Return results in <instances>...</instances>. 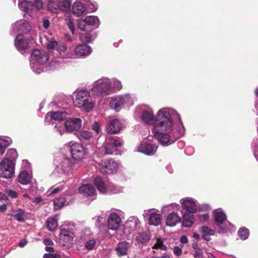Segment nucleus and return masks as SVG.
Listing matches in <instances>:
<instances>
[{"instance_id": "1", "label": "nucleus", "mask_w": 258, "mask_h": 258, "mask_svg": "<svg viewBox=\"0 0 258 258\" xmlns=\"http://www.w3.org/2000/svg\"><path fill=\"white\" fill-rule=\"evenodd\" d=\"M136 112L141 113L143 122L153 125L152 133L163 146L172 144L184 135L185 130L180 115L173 108H161L155 115L150 108L139 107L137 108Z\"/></svg>"}, {"instance_id": "44", "label": "nucleus", "mask_w": 258, "mask_h": 258, "mask_svg": "<svg viewBox=\"0 0 258 258\" xmlns=\"http://www.w3.org/2000/svg\"><path fill=\"white\" fill-rule=\"evenodd\" d=\"M94 37L89 32H82L80 35V39L83 42L90 43L94 39Z\"/></svg>"}, {"instance_id": "56", "label": "nucleus", "mask_w": 258, "mask_h": 258, "mask_svg": "<svg viewBox=\"0 0 258 258\" xmlns=\"http://www.w3.org/2000/svg\"><path fill=\"white\" fill-rule=\"evenodd\" d=\"M67 25L73 34L75 32V24L72 19L69 18L67 20Z\"/></svg>"}, {"instance_id": "60", "label": "nucleus", "mask_w": 258, "mask_h": 258, "mask_svg": "<svg viewBox=\"0 0 258 258\" xmlns=\"http://www.w3.org/2000/svg\"><path fill=\"white\" fill-rule=\"evenodd\" d=\"M6 192L10 197L13 198H16L18 197L17 192L11 189H7Z\"/></svg>"}, {"instance_id": "35", "label": "nucleus", "mask_w": 258, "mask_h": 258, "mask_svg": "<svg viewBox=\"0 0 258 258\" xmlns=\"http://www.w3.org/2000/svg\"><path fill=\"white\" fill-rule=\"evenodd\" d=\"M93 236V232L91 231L90 228H85L82 229L79 233L77 236L79 240L84 242L85 241L88 240Z\"/></svg>"}, {"instance_id": "61", "label": "nucleus", "mask_w": 258, "mask_h": 258, "mask_svg": "<svg viewBox=\"0 0 258 258\" xmlns=\"http://www.w3.org/2000/svg\"><path fill=\"white\" fill-rule=\"evenodd\" d=\"M43 258H60V256L57 253H45Z\"/></svg>"}, {"instance_id": "25", "label": "nucleus", "mask_w": 258, "mask_h": 258, "mask_svg": "<svg viewBox=\"0 0 258 258\" xmlns=\"http://www.w3.org/2000/svg\"><path fill=\"white\" fill-rule=\"evenodd\" d=\"M122 128V124L117 119H113L109 120L106 129L110 134H116L119 132Z\"/></svg>"}, {"instance_id": "36", "label": "nucleus", "mask_w": 258, "mask_h": 258, "mask_svg": "<svg viewBox=\"0 0 258 258\" xmlns=\"http://www.w3.org/2000/svg\"><path fill=\"white\" fill-rule=\"evenodd\" d=\"M18 180L19 183L23 185H27L31 183L32 180V175L28 172L24 170L20 172Z\"/></svg>"}, {"instance_id": "40", "label": "nucleus", "mask_w": 258, "mask_h": 258, "mask_svg": "<svg viewBox=\"0 0 258 258\" xmlns=\"http://www.w3.org/2000/svg\"><path fill=\"white\" fill-rule=\"evenodd\" d=\"M78 138L82 141H90L93 137H95L91 132L87 130H82L78 134Z\"/></svg>"}, {"instance_id": "12", "label": "nucleus", "mask_w": 258, "mask_h": 258, "mask_svg": "<svg viewBox=\"0 0 258 258\" xmlns=\"http://www.w3.org/2000/svg\"><path fill=\"white\" fill-rule=\"evenodd\" d=\"M32 30V26L30 23L25 20H19L13 23L11 26V35H21L30 32Z\"/></svg>"}, {"instance_id": "13", "label": "nucleus", "mask_w": 258, "mask_h": 258, "mask_svg": "<svg viewBox=\"0 0 258 258\" xmlns=\"http://www.w3.org/2000/svg\"><path fill=\"white\" fill-rule=\"evenodd\" d=\"M142 215L145 220H148V224L150 225L157 226L161 223V216L158 210L155 209L145 210Z\"/></svg>"}, {"instance_id": "28", "label": "nucleus", "mask_w": 258, "mask_h": 258, "mask_svg": "<svg viewBox=\"0 0 258 258\" xmlns=\"http://www.w3.org/2000/svg\"><path fill=\"white\" fill-rule=\"evenodd\" d=\"M181 218L175 212L170 213L166 217V224L168 226L173 227L181 222Z\"/></svg>"}, {"instance_id": "24", "label": "nucleus", "mask_w": 258, "mask_h": 258, "mask_svg": "<svg viewBox=\"0 0 258 258\" xmlns=\"http://www.w3.org/2000/svg\"><path fill=\"white\" fill-rule=\"evenodd\" d=\"M157 149V146L143 142L138 147V151L147 155H152L156 152Z\"/></svg>"}, {"instance_id": "30", "label": "nucleus", "mask_w": 258, "mask_h": 258, "mask_svg": "<svg viewBox=\"0 0 258 258\" xmlns=\"http://www.w3.org/2000/svg\"><path fill=\"white\" fill-rule=\"evenodd\" d=\"M129 247L130 244L127 241H122L118 243L115 248L117 255L121 256L126 255Z\"/></svg>"}, {"instance_id": "47", "label": "nucleus", "mask_w": 258, "mask_h": 258, "mask_svg": "<svg viewBox=\"0 0 258 258\" xmlns=\"http://www.w3.org/2000/svg\"><path fill=\"white\" fill-rule=\"evenodd\" d=\"M66 200L64 198L55 199L53 201L54 209L55 211L60 209L64 205Z\"/></svg>"}, {"instance_id": "50", "label": "nucleus", "mask_w": 258, "mask_h": 258, "mask_svg": "<svg viewBox=\"0 0 258 258\" xmlns=\"http://www.w3.org/2000/svg\"><path fill=\"white\" fill-rule=\"evenodd\" d=\"M54 129L55 131L57 132L60 135H63L66 131L64 123H62L60 122L57 123L55 124Z\"/></svg>"}, {"instance_id": "52", "label": "nucleus", "mask_w": 258, "mask_h": 258, "mask_svg": "<svg viewBox=\"0 0 258 258\" xmlns=\"http://www.w3.org/2000/svg\"><path fill=\"white\" fill-rule=\"evenodd\" d=\"M98 8V5L97 3L91 2L89 0H88V4L87 5V10L89 12H93L96 11Z\"/></svg>"}, {"instance_id": "3", "label": "nucleus", "mask_w": 258, "mask_h": 258, "mask_svg": "<svg viewBox=\"0 0 258 258\" xmlns=\"http://www.w3.org/2000/svg\"><path fill=\"white\" fill-rule=\"evenodd\" d=\"M48 54L39 49L34 50L30 55V65L32 70L36 74H40L43 71V65L48 60Z\"/></svg>"}, {"instance_id": "29", "label": "nucleus", "mask_w": 258, "mask_h": 258, "mask_svg": "<svg viewBox=\"0 0 258 258\" xmlns=\"http://www.w3.org/2000/svg\"><path fill=\"white\" fill-rule=\"evenodd\" d=\"M25 214V210L20 208H17L13 210L12 213L9 214V215L10 217H14L19 222H24Z\"/></svg>"}, {"instance_id": "23", "label": "nucleus", "mask_w": 258, "mask_h": 258, "mask_svg": "<svg viewBox=\"0 0 258 258\" xmlns=\"http://www.w3.org/2000/svg\"><path fill=\"white\" fill-rule=\"evenodd\" d=\"M15 45L18 50L22 54L26 53L29 48V43L26 39H24L23 35H18L15 39Z\"/></svg>"}, {"instance_id": "62", "label": "nucleus", "mask_w": 258, "mask_h": 258, "mask_svg": "<svg viewBox=\"0 0 258 258\" xmlns=\"http://www.w3.org/2000/svg\"><path fill=\"white\" fill-rule=\"evenodd\" d=\"M173 252L176 255L179 256L182 253V249L179 247L175 246L173 249Z\"/></svg>"}, {"instance_id": "33", "label": "nucleus", "mask_w": 258, "mask_h": 258, "mask_svg": "<svg viewBox=\"0 0 258 258\" xmlns=\"http://www.w3.org/2000/svg\"><path fill=\"white\" fill-rule=\"evenodd\" d=\"M199 231L202 233V238L207 241H209L211 239L210 236L214 235L215 233L214 230L206 226L199 227Z\"/></svg>"}, {"instance_id": "49", "label": "nucleus", "mask_w": 258, "mask_h": 258, "mask_svg": "<svg viewBox=\"0 0 258 258\" xmlns=\"http://www.w3.org/2000/svg\"><path fill=\"white\" fill-rule=\"evenodd\" d=\"M92 130L95 132V133L93 134L94 135H95V137H97V136H100L101 134V130L100 128V125L98 122L95 121L91 126Z\"/></svg>"}, {"instance_id": "20", "label": "nucleus", "mask_w": 258, "mask_h": 258, "mask_svg": "<svg viewBox=\"0 0 258 258\" xmlns=\"http://www.w3.org/2000/svg\"><path fill=\"white\" fill-rule=\"evenodd\" d=\"M92 51V49L90 46L86 44H79L74 49V53H73L74 58H85L89 56Z\"/></svg>"}, {"instance_id": "27", "label": "nucleus", "mask_w": 258, "mask_h": 258, "mask_svg": "<svg viewBox=\"0 0 258 258\" xmlns=\"http://www.w3.org/2000/svg\"><path fill=\"white\" fill-rule=\"evenodd\" d=\"M140 225V221L137 217H129L125 223V228L131 232L137 229Z\"/></svg>"}, {"instance_id": "32", "label": "nucleus", "mask_w": 258, "mask_h": 258, "mask_svg": "<svg viewBox=\"0 0 258 258\" xmlns=\"http://www.w3.org/2000/svg\"><path fill=\"white\" fill-rule=\"evenodd\" d=\"M75 235L73 232L63 228L60 230L59 233L60 240L64 242H70L74 238Z\"/></svg>"}, {"instance_id": "8", "label": "nucleus", "mask_w": 258, "mask_h": 258, "mask_svg": "<svg viewBox=\"0 0 258 258\" xmlns=\"http://www.w3.org/2000/svg\"><path fill=\"white\" fill-rule=\"evenodd\" d=\"M124 219V213L120 210L112 209L108 212L107 227L112 230H116Z\"/></svg>"}, {"instance_id": "5", "label": "nucleus", "mask_w": 258, "mask_h": 258, "mask_svg": "<svg viewBox=\"0 0 258 258\" xmlns=\"http://www.w3.org/2000/svg\"><path fill=\"white\" fill-rule=\"evenodd\" d=\"M54 164L55 171L60 174H69L76 169L75 162L64 154L60 155Z\"/></svg>"}, {"instance_id": "59", "label": "nucleus", "mask_w": 258, "mask_h": 258, "mask_svg": "<svg viewBox=\"0 0 258 258\" xmlns=\"http://www.w3.org/2000/svg\"><path fill=\"white\" fill-rule=\"evenodd\" d=\"M194 258H203L204 257V253L203 251L201 248L198 249V250H195V252L194 254Z\"/></svg>"}, {"instance_id": "41", "label": "nucleus", "mask_w": 258, "mask_h": 258, "mask_svg": "<svg viewBox=\"0 0 258 258\" xmlns=\"http://www.w3.org/2000/svg\"><path fill=\"white\" fill-rule=\"evenodd\" d=\"M111 86L112 87V94L114 92V91H119L122 88V86L120 81L116 78L110 79Z\"/></svg>"}, {"instance_id": "53", "label": "nucleus", "mask_w": 258, "mask_h": 258, "mask_svg": "<svg viewBox=\"0 0 258 258\" xmlns=\"http://www.w3.org/2000/svg\"><path fill=\"white\" fill-rule=\"evenodd\" d=\"M64 189L63 186H56L54 188L51 187L46 192L47 196H50L58 193L59 191L62 190Z\"/></svg>"}, {"instance_id": "17", "label": "nucleus", "mask_w": 258, "mask_h": 258, "mask_svg": "<svg viewBox=\"0 0 258 258\" xmlns=\"http://www.w3.org/2000/svg\"><path fill=\"white\" fill-rule=\"evenodd\" d=\"M183 210L188 213H196L198 209L197 201L191 197H185L180 200Z\"/></svg>"}, {"instance_id": "64", "label": "nucleus", "mask_w": 258, "mask_h": 258, "mask_svg": "<svg viewBox=\"0 0 258 258\" xmlns=\"http://www.w3.org/2000/svg\"><path fill=\"white\" fill-rule=\"evenodd\" d=\"M27 243L28 241L26 239H23L20 241L18 245L21 247H23L27 244Z\"/></svg>"}, {"instance_id": "55", "label": "nucleus", "mask_w": 258, "mask_h": 258, "mask_svg": "<svg viewBox=\"0 0 258 258\" xmlns=\"http://www.w3.org/2000/svg\"><path fill=\"white\" fill-rule=\"evenodd\" d=\"M93 220L95 222L96 225L98 226L104 222V218L101 216H96L93 218Z\"/></svg>"}, {"instance_id": "39", "label": "nucleus", "mask_w": 258, "mask_h": 258, "mask_svg": "<svg viewBox=\"0 0 258 258\" xmlns=\"http://www.w3.org/2000/svg\"><path fill=\"white\" fill-rule=\"evenodd\" d=\"M72 0H59L58 2V9L61 11L69 13L72 11L71 4Z\"/></svg>"}, {"instance_id": "4", "label": "nucleus", "mask_w": 258, "mask_h": 258, "mask_svg": "<svg viewBox=\"0 0 258 258\" xmlns=\"http://www.w3.org/2000/svg\"><path fill=\"white\" fill-rule=\"evenodd\" d=\"M90 91L94 96H104L111 94L112 87L110 79L107 77H102L94 82Z\"/></svg>"}, {"instance_id": "19", "label": "nucleus", "mask_w": 258, "mask_h": 258, "mask_svg": "<svg viewBox=\"0 0 258 258\" xmlns=\"http://www.w3.org/2000/svg\"><path fill=\"white\" fill-rule=\"evenodd\" d=\"M88 0H76L72 5V12L76 17L83 15L87 10Z\"/></svg>"}, {"instance_id": "7", "label": "nucleus", "mask_w": 258, "mask_h": 258, "mask_svg": "<svg viewBox=\"0 0 258 258\" xmlns=\"http://www.w3.org/2000/svg\"><path fill=\"white\" fill-rule=\"evenodd\" d=\"M214 215L215 222L217 227V232L219 233H225L228 230L232 229V225L227 220L226 214L221 209L214 210Z\"/></svg>"}, {"instance_id": "45", "label": "nucleus", "mask_w": 258, "mask_h": 258, "mask_svg": "<svg viewBox=\"0 0 258 258\" xmlns=\"http://www.w3.org/2000/svg\"><path fill=\"white\" fill-rule=\"evenodd\" d=\"M237 234L241 240H244L248 237L249 231L247 228L242 227L239 229Z\"/></svg>"}, {"instance_id": "6", "label": "nucleus", "mask_w": 258, "mask_h": 258, "mask_svg": "<svg viewBox=\"0 0 258 258\" xmlns=\"http://www.w3.org/2000/svg\"><path fill=\"white\" fill-rule=\"evenodd\" d=\"M48 50L54 49L57 52L56 57L62 58H74L72 51H68L67 44L61 41L57 42L54 39L50 40L46 45Z\"/></svg>"}, {"instance_id": "31", "label": "nucleus", "mask_w": 258, "mask_h": 258, "mask_svg": "<svg viewBox=\"0 0 258 258\" xmlns=\"http://www.w3.org/2000/svg\"><path fill=\"white\" fill-rule=\"evenodd\" d=\"M93 181L94 184L100 192L104 194L107 192L108 187L107 183L101 177L97 176L95 177Z\"/></svg>"}, {"instance_id": "58", "label": "nucleus", "mask_w": 258, "mask_h": 258, "mask_svg": "<svg viewBox=\"0 0 258 258\" xmlns=\"http://www.w3.org/2000/svg\"><path fill=\"white\" fill-rule=\"evenodd\" d=\"M198 208L202 211H208L211 210L209 205L207 204H203L199 205Z\"/></svg>"}, {"instance_id": "15", "label": "nucleus", "mask_w": 258, "mask_h": 258, "mask_svg": "<svg viewBox=\"0 0 258 258\" xmlns=\"http://www.w3.org/2000/svg\"><path fill=\"white\" fill-rule=\"evenodd\" d=\"M99 25V20L97 17L88 16L81 20L78 23V28L82 31H89L93 28H97Z\"/></svg>"}, {"instance_id": "2", "label": "nucleus", "mask_w": 258, "mask_h": 258, "mask_svg": "<svg viewBox=\"0 0 258 258\" xmlns=\"http://www.w3.org/2000/svg\"><path fill=\"white\" fill-rule=\"evenodd\" d=\"M74 103L77 107L89 112L93 110L95 105V100L91 97L87 90H81L75 92Z\"/></svg>"}, {"instance_id": "51", "label": "nucleus", "mask_w": 258, "mask_h": 258, "mask_svg": "<svg viewBox=\"0 0 258 258\" xmlns=\"http://www.w3.org/2000/svg\"><path fill=\"white\" fill-rule=\"evenodd\" d=\"M7 158H11V160H15L18 157V153L16 149H10L7 154Z\"/></svg>"}, {"instance_id": "42", "label": "nucleus", "mask_w": 258, "mask_h": 258, "mask_svg": "<svg viewBox=\"0 0 258 258\" xmlns=\"http://www.w3.org/2000/svg\"><path fill=\"white\" fill-rule=\"evenodd\" d=\"M150 239L149 234L145 232L139 233L137 235L136 240L140 243H145L147 242Z\"/></svg>"}, {"instance_id": "21", "label": "nucleus", "mask_w": 258, "mask_h": 258, "mask_svg": "<svg viewBox=\"0 0 258 258\" xmlns=\"http://www.w3.org/2000/svg\"><path fill=\"white\" fill-rule=\"evenodd\" d=\"M70 152L72 158L75 160H81L85 155L84 147L79 143H73L70 145Z\"/></svg>"}, {"instance_id": "9", "label": "nucleus", "mask_w": 258, "mask_h": 258, "mask_svg": "<svg viewBox=\"0 0 258 258\" xmlns=\"http://www.w3.org/2000/svg\"><path fill=\"white\" fill-rule=\"evenodd\" d=\"M122 144V141L118 138L112 136L108 137L106 138L103 145V148L105 151L104 154H120Z\"/></svg>"}, {"instance_id": "22", "label": "nucleus", "mask_w": 258, "mask_h": 258, "mask_svg": "<svg viewBox=\"0 0 258 258\" xmlns=\"http://www.w3.org/2000/svg\"><path fill=\"white\" fill-rule=\"evenodd\" d=\"M66 132H73L78 131L82 126V120L79 118H70L64 122Z\"/></svg>"}, {"instance_id": "57", "label": "nucleus", "mask_w": 258, "mask_h": 258, "mask_svg": "<svg viewBox=\"0 0 258 258\" xmlns=\"http://www.w3.org/2000/svg\"><path fill=\"white\" fill-rule=\"evenodd\" d=\"M200 222L202 223H205L209 220V215L208 214H204L200 215L198 217Z\"/></svg>"}, {"instance_id": "14", "label": "nucleus", "mask_w": 258, "mask_h": 258, "mask_svg": "<svg viewBox=\"0 0 258 258\" xmlns=\"http://www.w3.org/2000/svg\"><path fill=\"white\" fill-rule=\"evenodd\" d=\"M15 163L13 161L6 158L0 163V176L10 178L14 174Z\"/></svg>"}, {"instance_id": "26", "label": "nucleus", "mask_w": 258, "mask_h": 258, "mask_svg": "<svg viewBox=\"0 0 258 258\" xmlns=\"http://www.w3.org/2000/svg\"><path fill=\"white\" fill-rule=\"evenodd\" d=\"M80 194L85 197H92L95 195L96 190L92 184H85L78 188Z\"/></svg>"}, {"instance_id": "37", "label": "nucleus", "mask_w": 258, "mask_h": 258, "mask_svg": "<svg viewBox=\"0 0 258 258\" xmlns=\"http://www.w3.org/2000/svg\"><path fill=\"white\" fill-rule=\"evenodd\" d=\"M194 213H188L185 212L182 215L183 221L182 226L185 227H190L193 224L195 221Z\"/></svg>"}, {"instance_id": "38", "label": "nucleus", "mask_w": 258, "mask_h": 258, "mask_svg": "<svg viewBox=\"0 0 258 258\" xmlns=\"http://www.w3.org/2000/svg\"><path fill=\"white\" fill-rule=\"evenodd\" d=\"M58 216L49 217L47 220L46 227L49 231H53L58 226Z\"/></svg>"}, {"instance_id": "11", "label": "nucleus", "mask_w": 258, "mask_h": 258, "mask_svg": "<svg viewBox=\"0 0 258 258\" xmlns=\"http://www.w3.org/2000/svg\"><path fill=\"white\" fill-rule=\"evenodd\" d=\"M43 6L41 0H19V9L25 12H36L41 9Z\"/></svg>"}, {"instance_id": "16", "label": "nucleus", "mask_w": 258, "mask_h": 258, "mask_svg": "<svg viewBox=\"0 0 258 258\" xmlns=\"http://www.w3.org/2000/svg\"><path fill=\"white\" fill-rule=\"evenodd\" d=\"M69 113L66 111H50L45 116V123L50 124L60 122L65 119Z\"/></svg>"}, {"instance_id": "34", "label": "nucleus", "mask_w": 258, "mask_h": 258, "mask_svg": "<svg viewBox=\"0 0 258 258\" xmlns=\"http://www.w3.org/2000/svg\"><path fill=\"white\" fill-rule=\"evenodd\" d=\"M12 143V140L10 137L0 136V156L4 154L6 149Z\"/></svg>"}, {"instance_id": "63", "label": "nucleus", "mask_w": 258, "mask_h": 258, "mask_svg": "<svg viewBox=\"0 0 258 258\" xmlns=\"http://www.w3.org/2000/svg\"><path fill=\"white\" fill-rule=\"evenodd\" d=\"M50 25L49 21L47 19H44L43 21L42 26L45 29H47Z\"/></svg>"}, {"instance_id": "46", "label": "nucleus", "mask_w": 258, "mask_h": 258, "mask_svg": "<svg viewBox=\"0 0 258 258\" xmlns=\"http://www.w3.org/2000/svg\"><path fill=\"white\" fill-rule=\"evenodd\" d=\"M85 247L89 250L93 249L96 246L97 239L93 236L91 238L85 241Z\"/></svg>"}, {"instance_id": "10", "label": "nucleus", "mask_w": 258, "mask_h": 258, "mask_svg": "<svg viewBox=\"0 0 258 258\" xmlns=\"http://www.w3.org/2000/svg\"><path fill=\"white\" fill-rule=\"evenodd\" d=\"M133 104V100L128 94L112 97L110 99L109 106L111 109L118 112L124 106H127Z\"/></svg>"}, {"instance_id": "54", "label": "nucleus", "mask_w": 258, "mask_h": 258, "mask_svg": "<svg viewBox=\"0 0 258 258\" xmlns=\"http://www.w3.org/2000/svg\"><path fill=\"white\" fill-rule=\"evenodd\" d=\"M62 62L59 60H53L50 62L49 67L51 70L57 69L61 66Z\"/></svg>"}, {"instance_id": "48", "label": "nucleus", "mask_w": 258, "mask_h": 258, "mask_svg": "<svg viewBox=\"0 0 258 258\" xmlns=\"http://www.w3.org/2000/svg\"><path fill=\"white\" fill-rule=\"evenodd\" d=\"M58 0H49L48 8L49 10L54 12L57 9H58Z\"/></svg>"}, {"instance_id": "18", "label": "nucleus", "mask_w": 258, "mask_h": 258, "mask_svg": "<svg viewBox=\"0 0 258 258\" xmlns=\"http://www.w3.org/2000/svg\"><path fill=\"white\" fill-rule=\"evenodd\" d=\"M100 171L104 174L113 173L117 171L118 163L115 161L110 159L102 161L99 164Z\"/></svg>"}, {"instance_id": "43", "label": "nucleus", "mask_w": 258, "mask_h": 258, "mask_svg": "<svg viewBox=\"0 0 258 258\" xmlns=\"http://www.w3.org/2000/svg\"><path fill=\"white\" fill-rule=\"evenodd\" d=\"M180 209V206L175 203H171L162 207L161 211L163 213L169 212L172 210L178 211Z\"/></svg>"}]
</instances>
